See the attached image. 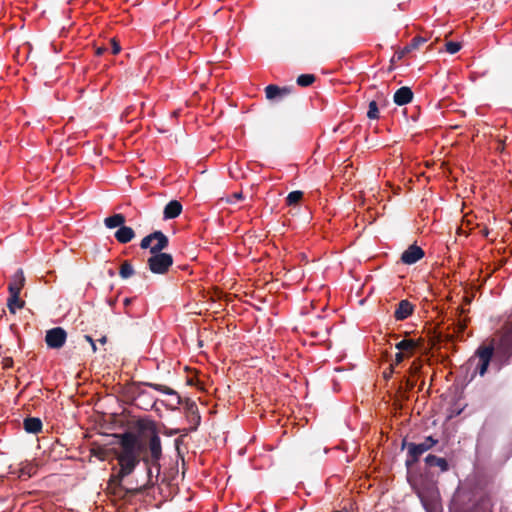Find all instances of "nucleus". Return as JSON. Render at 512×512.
<instances>
[{
  "label": "nucleus",
  "mask_w": 512,
  "mask_h": 512,
  "mask_svg": "<svg viewBox=\"0 0 512 512\" xmlns=\"http://www.w3.org/2000/svg\"><path fill=\"white\" fill-rule=\"evenodd\" d=\"M117 438L120 451H123L125 440L130 442L138 464L142 461L146 467L147 481L142 486L136 487L134 492L141 494L154 487L160 475V460L163 457L161 438L155 424L151 423L140 434L127 431L117 435Z\"/></svg>",
  "instance_id": "1"
},
{
  "label": "nucleus",
  "mask_w": 512,
  "mask_h": 512,
  "mask_svg": "<svg viewBox=\"0 0 512 512\" xmlns=\"http://www.w3.org/2000/svg\"><path fill=\"white\" fill-rule=\"evenodd\" d=\"M115 457L118 461L119 470L112 474L107 483V490L111 495L118 499L136 496L139 493L134 492L135 488H126L122 482L124 478L131 475L138 466V460L134 455V449L130 442L124 441L123 451H116Z\"/></svg>",
  "instance_id": "2"
},
{
  "label": "nucleus",
  "mask_w": 512,
  "mask_h": 512,
  "mask_svg": "<svg viewBox=\"0 0 512 512\" xmlns=\"http://www.w3.org/2000/svg\"><path fill=\"white\" fill-rule=\"evenodd\" d=\"M437 444L438 440L434 439L432 436L426 437L425 440L421 443L406 442L404 440L402 443V448H407V458L405 461L406 467L411 468L419 461L420 457L425 452L432 449Z\"/></svg>",
  "instance_id": "3"
},
{
  "label": "nucleus",
  "mask_w": 512,
  "mask_h": 512,
  "mask_svg": "<svg viewBox=\"0 0 512 512\" xmlns=\"http://www.w3.org/2000/svg\"><path fill=\"white\" fill-rule=\"evenodd\" d=\"M134 385L137 387L140 385H144V386L150 387L156 391H159L161 393L176 396L177 404L178 405L182 404L184 406L187 416H190V415H193V414H196L199 412L198 406L195 403V401H193L189 398L182 400L181 397L178 395V393L174 389H172L168 386H165L162 384L151 383V382H138V383H134Z\"/></svg>",
  "instance_id": "4"
},
{
  "label": "nucleus",
  "mask_w": 512,
  "mask_h": 512,
  "mask_svg": "<svg viewBox=\"0 0 512 512\" xmlns=\"http://www.w3.org/2000/svg\"><path fill=\"white\" fill-rule=\"evenodd\" d=\"M149 270L154 274L164 275L173 265V257L169 253L163 251L151 253L147 260Z\"/></svg>",
  "instance_id": "5"
},
{
  "label": "nucleus",
  "mask_w": 512,
  "mask_h": 512,
  "mask_svg": "<svg viewBox=\"0 0 512 512\" xmlns=\"http://www.w3.org/2000/svg\"><path fill=\"white\" fill-rule=\"evenodd\" d=\"M169 245L168 237L162 231H154L140 242L141 249H149L150 253L161 252Z\"/></svg>",
  "instance_id": "6"
},
{
  "label": "nucleus",
  "mask_w": 512,
  "mask_h": 512,
  "mask_svg": "<svg viewBox=\"0 0 512 512\" xmlns=\"http://www.w3.org/2000/svg\"><path fill=\"white\" fill-rule=\"evenodd\" d=\"M494 350L505 360H508L512 356V324L505 326L501 330Z\"/></svg>",
  "instance_id": "7"
},
{
  "label": "nucleus",
  "mask_w": 512,
  "mask_h": 512,
  "mask_svg": "<svg viewBox=\"0 0 512 512\" xmlns=\"http://www.w3.org/2000/svg\"><path fill=\"white\" fill-rule=\"evenodd\" d=\"M493 353L494 345L480 346L476 350L475 357L478 358V363L475 367V373H478L480 376H483L486 373Z\"/></svg>",
  "instance_id": "8"
},
{
  "label": "nucleus",
  "mask_w": 512,
  "mask_h": 512,
  "mask_svg": "<svg viewBox=\"0 0 512 512\" xmlns=\"http://www.w3.org/2000/svg\"><path fill=\"white\" fill-rule=\"evenodd\" d=\"M67 333L62 327H55L46 332L45 342L49 348L60 349L64 346Z\"/></svg>",
  "instance_id": "9"
},
{
  "label": "nucleus",
  "mask_w": 512,
  "mask_h": 512,
  "mask_svg": "<svg viewBox=\"0 0 512 512\" xmlns=\"http://www.w3.org/2000/svg\"><path fill=\"white\" fill-rule=\"evenodd\" d=\"M423 249L416 244L410 245L401 255L404 264L412 265L424 257Z\"/></svg>",
  "instance_id": "10"
},
{
  "label": "nucleus",
  "mask_w": 512,
  "mask_h": 512,
  "mask_svg": "<svg viewBox=\"0 0 512 512\" xmlns=\"http://www.w3.org/2000/svg\"><path fill=\"white\" fill-rule=\"evenodd\" d=\"M294 90L293 86L279 87L274 84H270L265 88L266 98L268 100H274L276 98H284L290 95Z\"/></svg>",
  "instance_id": "11"
},
{
  "label": "nucleus",
  "mask_w": 512,
  "mask_h": 512,
  "mask_svg": "<svg viewBox=\"0 0 512 512\" xmlns=\"http://www.w3.org/2000/svg\"><path fill=\"white\" fill-rule=\"evenodd\" d=\"M414 94L410 87L403 86L396 90L393 96V101L398 106H403L413 100Z\"/></svg>",
  "instance_id": "12"
},
{
  "label": "nucleus",
  "mask_w": 512,
  "mask_h": 512,
  "mask_svg": "<svg viewBox=\"0 0 512 512\" xmlns=\"http://www.w3.org/2000/svg\"><path fill=\"white\" fill-rule=\"evenodd\" d=\"M25 284V276L22 269H18L15 274L12 276L9 285L8 291L9 293L20 294L22 288Z\"/></svg>",
  "instance_id": "13"
},
{
  "label": "nucleus",
  "mask_w": 512,
  "mask_h": 512,
  "mask_svg": "<svg viewBox=\"0 0 512 512\" xmlns=\"http://www.w3.org/2000/svg\"><path fill=\"white\" fill-rule=\"evenodd\" d=\"M414 311V306L408 300H401L394 311L396 320H404L408 318Z\"/></svg>",
  "instance_id": "14"
},
{
  "label": "nucleus",
  "mask_w": 512,
  "mask_h": 512,
  "mask_svg": "<svg viewBox=\"0 0 512 512\" xmlns=\"http://www.w3.org/2000/svg\"><path fill=\"white\" fill-rule=\"evenodd\" d=\"M182 212V204L177 200H172L166 204L163 210L164 219H174Z\"/></svg>",
  "instance_id": "15"
},
{
  "label": "nucleus",
  "mask_w": 512,
  "mask_h": 512,
  "mask_svg": "<svg viewBox=\"0 0 512 512\" xmlns=\"http://www.w3.org/2000/svg\"><path fill=\"white\" fill-rule=\"evenodd\" d=\"M395 347H396V349H398V351L400 353L404 352V354L407 357H411V356H413L416 349L418 348V343L414 339H403V340L399 341L395 345Z\"/></svg>",
  "instance_id": "16"
},
{
  "label": "nucleus",
  "mask_w": 512,
  "mask_h": 512,
  "mask_svg": "<svg viewBox=\"0 0 512 512\" xmlns=\"http://www.w3.org/2000/svg\"><path fill=\"white\" fill-rule=\"evenodd\" d=\"M114 237L121 244H126L132 241L135 237V232L131 227L125 226L124 224L119 227L115 232Z\"/></svg>",
  "instance_id": "17"
},
{
  "label": "nucleus",
  "mask_w": 512,
  "mask_h": 512,
  "mask_svg": "<svg viewBox=\"0 0 512 512\" xmlns=\"http://www.w3.org/2000/svg\"><path fill=\"white\" fill-rule=\"evenodd\" d=\"M425 465L429 468L439 467L441 472H445L449 469V464L445 458L437 457L429 454L424 459Z\"/></svg>",
  "instance_id": "18"
},
{
  "label": "nucleus",
  "mask_w": 512,
  "mask_h": 512,
  "mask_svg": "<svg viewBox=\"0 0 512 512\" xmlns=\"http://www.w3.org/2000/svg\"><path fill=\"white\" fill-rule=\"evenodd\" d=\"M23 427L27 433L37 434L42 430V421L37 417H27L23 421Z\"/></svg>",
  "instance_id": "19"
},
{
  "label": "nucleus",
  "mask_w": 512,
  "mask_h": 512,
  "mask_svg": "<svg viewBox=\"0 0 512 512\" xmlns=\"http://www.w3.org/2000/svg\"><path fill=\"white\" fill-rule=\"evenodd\" d=\"M9 294L10 295L7 300V307L10 313L15 314L17 309H22L25 306V301L20 299V294Z\"/></svg>",
  "instance_id": "20"
},
{
  "label": "nucleus",
  "mask_w": 512,
  "mask_h": 512,
  "mask_svg": "<svg viewBox=\"0 0 512 512\" xmlns=\"http://www.w3.org/2000/svg\"><path fill=\"white\" fill-rule=\"evenodd\" d=\"M126 221V218L123 214H113L112 216L106 217L104 219V224L109 229H114L116 227H121Z\"/></svg>",
  "instance_id": "21"
},
{
  "label": "nucleus",
  "mask_w": 512,
  "mask_h": 512,
  "mask_svg": "<svg viewBox=\"0 0 512 512\" xmlns=\"http://www.w3.org/2000/svg\"><path fill=\"white\" fill-rule=\"evenodd\" d=\"M134 273H135L134 268L129 261L126 260L121 264L120 270H119V275L121 278L127 279V278L133 276Z\"/></svg>",
  "instance_id": "22"
},
{
  "label": "nucleus",
  "mask_w": 512,
  "mask_h": 512,
  "mask_svg": "<svg viewBox=\"0 0 512 512\" xmlns=\"http://www.w3.org/2000/svg\"><path fill=\"white\" fill-rule=\"evenodd\" d=\"M316 80L313 74H301L297 77L296 83L301 87H308L312 85Z\"/></svg>",
  "instance_id": "23"
},
{
  "label": "nucleus",
  "mask_w": 512,
  "mask_h": 512,
  "mask_svg": "<svg viewBox=\"0 0 512 512\" xmlns=\"http://www.w3.org/2000/svg\"><path fill=\"white\" fill-rule=\"evenodd\" d=\"M303 198L302 191H292L286 197V203L289 206L297 205Z\"/></svg>",
  "instance_id": "24"
},
{
  "label": "nucleus",
  "mask_w": 512,
  "mask_h": 512,
  "mask_svg": "<svg viewBox=\"0 0 512 512\" xmlns=\"http://www.w3.org/2000/svg\"><path fill=\"white\" fill-rule=\"evenodd\" d=\"M426 41H427L426 38L416 36L411 40L410 44L405 47L404 51L410 52L414 49H417L420 45L424 44Z\"/></svg>",
  "instance_id": "25"
},
{
  "label": "nucleus",
  "mask_w": 512,
  "mask_h": 512,
  "mask_svg": "<svg viewBox=\"0 0 512 512\" xmlns=\"http://www.w3.org/2000/svg\"><path fill=\"white\" fill-rule=\"evenodd\" d=\"M367 117L369 119H378L379 118V107L375 100H373L369 103Z\"/></svg>",
  "instance_id": "26"
},
{
  "label": "nucleus",
  "mask_w": 512,
  "mask_h": 512,
  "mask_svg": "<svg viewBox=\"0 0 512 512\" xmlns=\"http://www.w3.org/2000/svg\"><path fill=\"white\" fill-rule=\"evenodd\" d=\"M445 49L450 54H455L461 49L459 42L449 41L445 44Z\"/></svg>",
  "instance_id": "27"
},
{
  "label": "nucleus",
  "mask_w": 512,
  "mask_h": 512,
  "mask_svg": "<svg viewBox=\"0 0 512 512\" xmlns=\"http://www.w3.org/2000/svg\"><path fill=\"white\" fill-rule=\"evenodd\" d=\"M92 452H93V455L101 461H104L107 459L108 451L104 448L98 447L96 449H93Z\"/></svg>",
  "instance_id": "28"
},
{
  "label": "nucleus",
  "mask_w": 512,
  "mask_h": 512,
  "mask_svg": "<svg viewBox=\"0 0 512 512\" xmlns=\"http://www.w3.org/2000/svg\"><path fill=\"white\" fill-rule=\"evenodd\" d=\"M422 365L420 363V361H413L410 368H409V373L411 375V377H414L418 374V372L420 371Z\"/></svg>",
  "instance_id": "29"
},
{
  "label": "nucleus",
  "mask_w": 512,
  "mask_h": 512,
  "mask_svg": "<svg viewBox=\"0 0 512 512\" xmlns=\"http://www.w3.org/2000/svg\"><path fill=\"white\" fill-rule=\"evenodd\" d=\"M110 45H111V52L112 54H118L121 50V46L120 44L115 40V39H111L110 40Z\"/></svg>",
  "instance_id": "30"
},
{
  "label": "nucleus",
  "mask_w": 512,
  "mask_h": 512,
  "mask_svg": "<svg viewBox=\"0 0 512 512\" xmlns=\"http://www.w3.org/2000/svg\"><path fill=\"white\" fill-rule=\"evenodd\" d=\"M187 417H188L189 421L195 425V428L200 424L201 416H200L199 412L196 414L187 416Z\"/></svg>",
  "instance_id": "31"
},
{
  "label": "nucleus",
  "mask_w": 512,
  "mask_h": 512,
  "mask_svg": "<svg viewBox=\"0 0 512 512\" xmlns=\"http://www.w3.org/2000/svg\"><path fill=\"white\" fill-rule=\"evenodd\" d=\"M241 199H243V194L241 192H235L230 196V198L228 199V202L234 203V201L241 200Z\"/></svg>",
  "instance_id": "32"
},
{
  "label": "nucleus",
  "mask_w": 512,
  "mask_h": 512,
  "mask_svg": "<svg viewBox=\"0 0 512 512\" xmlns=\"http://www.w3.org/2000/svg\"><path fill=\"white\" fill-rule=\"evenodd\" d=\"M467 322H468L467 318L459 319V321H458V331L459 332H464V330L467 327Z\"/></svg>",
  "instance_id": "33"
},
{
  "label": "nucleus",
  "mask_w": 512,
  "mask_h": 512,
  "mask_svg": "<svg viewBox=\"0 0 512 512\" xmlns=\"http://www.w3.org/2000/svg\"><path fill=\"white\" fill-rule=\"evenodd\" d=\"M2 364L4 368H11L13 365V359L11 357H5L2 360Z\"/></svg>",
  "instance_id": "34"
},
{
  "label": "nucleus",
  "mask_w": 512,
  "mask_h": 512,
  "mask_svg": "<svg viewBox=\"0 0 512 512\" xmlns=\"http://www.w3.org/2000/svg\"><path fill=\"white\" fill-rule=\"evenodd\" d=\"M405 358H408L404 352L400 353H396L395 355V364H400Z\"/></svg>",
  "instance_id": "35"
},
{
  "label": "nucleus",
  "mask_w": 512,
  "mask_h": 512,
  "mask_svg": "<svg viewBox=\"0 0 512 512\" xmlns=\"http://www.w3.org/2000/svg\"><path fill=\"white\" fill-rule=\"evenodd\" d=\"M392 373H393V365H390L389 372H386V371H385L383 374H384V377H385L386 379H388V378H390V377H391Z\"/></svg>",
  "instance_id": "36"
},
{
  "label": "nucleus",
  "mask_w": 512,
  "mask_h": 512,
  "mask_svg": "<svg viewBox=\"0 0 512 512\" xmlns=\"http://www.w3.org/2000/svg\"><path fill=\"white\" fill-rule=\"evenodd\" d=\"M415 385H416V381H415L414 379L409 378V379L407 380V386H408L410 389H412Z\"/></svg>",
  "instance_id": "37"
},
{
  "label": "nucleus",
  "mask_w": 512,
  "mask_h": 512,
  "mask_svg": "<svg viewBox=\"0 0 512 512\" xmlns=\"http://www.w3.org/2000/svg\"><path fill=\"white\" fill-rule=\"evenodd\" d=\"M106 50H107V48H106V47H99V48H97V50H96V54H97V55H102Z\"/></svg>",
  "instance_id": "38"
},
{
  "label": "nucleus",
  "mask_w": 512,
  "mask_h": 512,
  "mask_svg": "<svg viewBox=\"0 0 512 512\" xmlns=\"http://www.w3.org/2000/svg\"><path fill=\"white\" fill-rule=\"evenodd\" d=\"M98 342H99L100 344H106V342H107V337H106L105 335H104V336H102L101 338H99V339H98Z\"/></svg>",
  "instance_id": "39"
},
{
  "label": "nucleus",
  "mask_w": 512,
  "mask_h": 512,
  "mask_svg": "<svg viewBox=\"0 0 512 512\" xmlns=\"http://www.w3.org/2000/svg\"><path fill=\"white\" fill-rule=\"evenodd\" d=\"M84 338H85V340H86L88 343H90V344H91L92 342H94V340H93L92 336H90V335H85V336H84Z\"/></svg>",
  "instance_id": "40"
},
{
  "label": "nucleus",
  "mask_w": 512,
  "mask_h": 512,
  "mask_svg": "<svg viewBox=\"0 0 512 512\" xmlns=\"http://www.w3.org/2000/svg\"><path fill=\"white\" fill-rule=\"evenodd\" d=\"M131 302H132V298H125L123 303L125 306H128Z\"/></svg>",
  "instance_id": "41"
},
{
  "label": "nucleus",
  "mask_w": 512,
  "mask_h": 512,
  "mask_svg": "<svg viewBox=\"0 0 512 512\" xmlns=\"http://www.w3.org/2000/svg\"><path fill=\"white\" fill-rule=\"evenodd\" d=\"M91 348H92V351L93 352H96L97 351V346L95 344V341L91 343Z\"/></svg>",
  "instance_id": "42"
},
{
  "label": "nucleus",
  "mask_w": 512,
  "mask_h": 512,
  "mask_svg": "<svg viewBox=\"0 0 512 512\" xmlns=\"http://www.w3.org/2000/svg\"><path fill=\"white\" fill-rule=\"evenodd\" d=\"M481 505L488 507L489 506V500H482Z\"/></svg>",
  "instance_id": "43"
},
{
  "label": "nucleus",
  "mask_w": 512,
  "mask_h": 512,
  "mask_svg": "<svg viewBox=\"0 0 512 512\" xmlns=\"http://www.w3.org/2000/svg\"><path fill=\"white\" fill-rule=\"evenodd\" d=\"M417 493H418L420 498H423V495H422V493L420 491H417Z\"/></svg>",
  "instance_id": "44"
},
{
  "label": "nucleus",
  "mask_w": 512,
  "mask_h": 512,
  "mask_svg": "<svg viewBox=\"0 0 512 512\" xmlns=\"http://www.w3.org/2000/svg\"><path fill=\"white\" fill-rule=\"evenodd\" d=\"M464 312H465V310H464L463 308H461V309H460V313L462 314V313H464Z\"/></svg>",
  "instance_id": "45"
}]
</instances>
